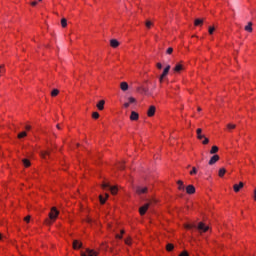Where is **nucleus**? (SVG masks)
Wrapping results in <instances>:
<instances>
[{
	"instance_id": "obj_16",
	"label": "nucleus",
	"mask_w": 256,
	"mask_h": 256,
	"mask_svg": "<svg viewBox=\"0 0 256 256\" xmlns=\"http://www.w3.org/2000/svg\"><path fill=\"white\" fill-rule=\"evenodd\" d=\"M110 45L114 49H117V47H119V42L117 41V39H112V40H110Z\"/></svg>"
},
{
	"instance_id": "obj_1",
	"label": "nucleus",
	"mask_w": 256,
	"mask_h": 256,
	"mask_svg": "<svg viewBox=\"0 0 256 256\" xmlns=\"http://www.w3.org/2000/svg\"><path fill=\"white\" fill-rule=\"evenodd\" d=\"M185 229H198L200 233H207V231H209V226H205V223L200 222L198 227L195 224H186Z\"/></svg>"
},
{
	"instance_id": "obj_40",
	"label": "nucleus",
	"mask_w": 256,
	"mask_h": 256,
	"mask_svg": "<svg viewBox=\"0 0 256 256\" xmlns=\"http://www.w3.org/2000/svg\"><path fill=\"white\" fill-rule=\"evenodd\" d=\"M125 243H126V245H131V240L130 239H126Z\"/></svg>"
},
{
	"instance_id": "obj_53",
	"label": "nucleus",
	"mask_w": 256,
	"mask_h": 256,
	"mask_svg": "<svg viewBox=\"0 0 256 256\" xmlns=\"http://www.w3.org/2000/svg\"><path fill=\"white\" fill-rule=\"evenodd\" d=\"M38 1H43V0H38Z\"/></svg>"
},
{
	"instance_id": "obj_18",
	"label": "nucleus",
	"mask_w": 256,
	"mask_h": 256,
	"mask_svg": "<svg viewBox=\"0 0 256 256\" xmlns=\"http://www.w3.org/2000/svg\"><path fill=\"white\" fill-rule=\"evenodd\" d=\"M120 88L122 91H127L129 89V84H127V82H121Z\"/></svg>"
},
{
	"instance_id": "obj_41",
	"label": "nucleus",
	"mask_w": 256,
	"mask_h": 256,
	"mask_svg": "<svg viewBox=\"0 0 256 256\" xmlns=\"http://www.w3.org/2000/svg\"><path fill=\"white\" fill-rule=\"evenodd\" d=\"M32 7H35L37 5V1L31 2Z\"/></svg>"
},
{
	"instance_id": "obj_22",
	"label": "nucleus",
	"mask_w": 256,
	"mask_h": 256,
	"mask_svg": "<svg viewBox=\"0 0 256 256\" xmlns=\"http://www.w3.org/2000/svg\"><path fill=\"white\" fill-rule=\"evenodd\" d=\"M218 151H219V147L212 146V148L210 150V155H215V153H217Z\"/></svg>"
},
{
	"instance_id": "obj_23",
	"label": "nucleus",
	"mask_w": 256,
	"mask_h": 256,
	"mask_svg": "<svg viewBox=\"0 0 256 256\" xmlns=\"http://www.w3.org/2000/svg\"><path fill=\"white\" fill-rule=\"evenodd\" d=\"M49 155H51V151H44V152H41V157L43 159H47V156L49 157Z\"/></svg>"
},
{
	"instance_id": "obj_43",
	"label": "nucleus",
	"mask_w": 256,
	"mask_h": 256,
	"mask_svg": "<svg viewBox=\"0 0 256 256\" xmlns=\"http://www.w3.org/2000/svg\"><path fill=\"white\" fill-rule=\"evenodd\" d=\"M116 239H123V236L117 234V235H116Z\"/></svg>"
},
{
	"instance_id": "obj_51",
	"label": "nucleus",
	"mask_w": 256,
	"mask_h": 256,
	"mask_svg": "<svg viewBox=\"0 0 256 256\" xmlns=\"http://www.w3.org/2000/svg\"><path fill=\"white\" fill-rule=\"evenodd\" d=\"M123 233H125V230H121V235H123Z\"/></svg>"
},
{
	"instance_id": "obj_45",
	"label": "nucleus",
	"mask_w": 256,
	"mask_h": 256,
	"mask_svg": "<svg viewBox=\"0 0 256 256\" xmlns=\"http://www.w3.org/2000/svg\"><path fill=\"white\" fill-rule=\"evenodd\" d=\"M254 200L256 201V189L254 190Z\"/></svg>"
},
{
	"instance_id": "obj_38",
	"label": "nucleus",
	"mask_w": 256,
	"mask_h": 256,
	"mask_svg": "<svg viewBox=\"0 0 256 256\" xmlns=\"http://www.w3.org/2000/svg\"><path fill=\"white\" fill-rule=\"evenodd\" d=\"M157 69H163V65L161 63L156 64Z\"/></svg>"
},
{
	"instance_id": "obj_9",
	"label": "nucleus",
	"mask_w": 256,
	"mask_h": 256,
	"mask_svg": "<svg viewBox=\"0 0 256 256\" xmlns=\"http://www.w3.org/2000/svg\"><path fill=\"white\" fill-rule=\"evenodd\" d=\"M219 155H217V154H215V155H213L211 158H210V160H209V162H208V165H215V163H217V161H219Z\"/></svg>"
},
{
	"instance_id": "obj_44",
	"label": "nucleus",
	"mask_w": 256,
	"mask_h": 256,
	"mask_svg": "<svg viewBox=\"0 0 256 256\" xmlns=\"http://www.w3.org/2000/svg\"><path fill=\"white\" fill-rule=\"evenodd\" d=\"M119 169H125V167L123 166V164L119 165Z\"/></svg>"
},
{
	"instance_id": "obj_7",
	"label": "nucleus",
	"mask_w": 256,
	"mask_h": 256,
	"mask_svg": "<svg viewBox=\"0 0 256 256\" xmlns=\"http://www.w3.org/2000/svg\"><path fill=\"white\" fill-rule=\"evenodd\" d=\"M150 206H151V203H146L142 207H140L139 208L140 215H145Z\"/></svg>"
},
{
	"instance_id": "obj_11",
	"label": "nucleus",
	"mask_w": 256,
	"mask_h": 256,
	"mask_svg": "<svg viewBox=\"0 0 256 256\" xmlns=\"http://www.w3.org/2000/svg\"><path fill=\"white\" fill-rule=\"evenodd\" d=\"M186 193H188V195H193V193H195V186L193 185H188L186 187Z\"/></svg>"
},
{
	"instance_id": "obj_47",
	"label": "nucleus",
	"mask_w": 256,
	"mask_h": 256,
	"mask_svg": "<svg viewBox=\"0 0 256 256\" xmlns=\"http://www.w3.org/2000/svg\"><path fill=\"white\" fill-rule=\"evenodd\" d=\"M57 129H61V126L59 124L56 125Z\"/></svg>"
},
{
	"instance_id": "obj_24",
	"label": "nucleus",
	"mask_w": 256,
	"mask_h": 256,
	"mask_svg": "<svg viewBox=\"0 0 256 256\" xmlns=\"http://www.w3.org/2000/svg\"><path fill=\"white\" fill-rule=\"evenodd\" d=\"M22 163L24 167H31V161H29V159H23Z\"/></svg>"
},
{
	"instance_id": "obj_35",
	"label": "nucleus",
	"mask_w": 256,
	"mask_h": 256,
	"mask_svg": "<svg viewBox=\"0 0 256 256\" xmlns=\"http://www.w3.org/2000/svg\"><path fill=\"white\" fill-rule=\"evenodd\" d=\"M166 53L167 55H171V53H173V48L172 47L168 48Z\"/></svg>"
},
{
	"instance_id": "obj_3",
	"label": "nucleus",
	"mask_w": 256,
	"mask_h": 256,
	"mask_svg": "<svg viewBox=\"0 0 256 256\" xmlns=\"http://www.w3.org/2000/svg\"><path fill=\"white\" fill-rule=\"evenodd\" d=\"M197 133V139H199V141H202V139H204L202 141L203 145H207L209 143V138L205 137V135H203V130L201 128H198L196 130Z\"/></svg>"
},
{
	"instance_id": "obj_8",
	"label": "nucleus",
	"mask_w": 256,
	"mask_h": 256,
	"mask_svg": "<svg viewBox=\"0 0 256 256\" xmlns=\"http://www.w3.org/2000/svg\"><path fill=\"white\" fill-rule=\"evenodd\" d=\"M147 191H148L147 187H141V186L136 187L137 195H143V194L147 193Z\"/></svg>"
},
{
	"instance_id": "obj_6",
	"label": "nucleus",
	"mask_w": 256,
	"mask_h": 256,
	"mask_svg": "<svg viewBox=\"0 0 256 256\" xmlns=\"http://www.w3.org/2000/svg\"><path fill=\"white\" fill-rule=\"evenodd\" d=\"M135 103H137V99H135L133 97H129L128 101L126 103H124V108L129 109L130 105H133Z\"/></svg>"
},
{
	"instance_id": "obj_34",
	"label": "nucleus",
	"mask_w": 256,
	"mask_h": 256,
	"mask_svg": "<svg viewBox=\"0 0 256 256\" xmlns=\"http://www.w3.org/2000/svg\"><path fill=\"white\" fill-rule=\"evenodd\" d=\"M92 117H93V119H99V114H98V112H93V113H92Z\"/></svg>"
},
{
	"instance_id": "obj_48",
	"label": "nucleus",
	"mask_w": 256,
	"mask_h": 256,
	"mask_svg": "<svg viewBox=\"0 0 256 256\" xmlns=\"http://www.w3.org/2000/svg\"><path fill=\"white\" fill-rule=\"evenodd\" d=\"M142 91H144V93H147V89L143 88Z\"/></svg>"
},
{
	"instance_id": "obj_14",
	"label": "nucleus",
	"mask_w": 256,
	"mask_h": 256,
	"mask_svg": "<svg viewBox=\"0 0 256 256\" xmlns=\"http://www.w3.org/2000/svg\"><path fill=\"white\" fill-rule=\"evenodd\" d=\"M83 247V243L79 242L78 240L73 241V249H81Z\"/></svg>"
},
{
	"instance_id": "obj_19",
	"label": "nucleus",
	"mask_w": 256,
	"mask_h": 256,
	"mask_svg": "<svg viewBox=\"0 0 256 256\" xmlns=\"http://www.w3.org/2000/svg\"><path fill=\"white\" fill-rule=\"evenodd\" d=\"M177 184L179 185L178 186L179 191H185V185L183 184V181L178 180Z\"/></svg>"
},
{
	"instance_id": "obj_12",
	"label": "nucleus",
	"mask_w": 256,
	"mask_h": 256,
	"mask_svg": "<svg viewBox=\"0 0 256 256\" xmlns=\"http://www.w3.org/2000/svg\"><path fill=\"white\" fill-rule=\"evenodd\" d=\"M139 119V113L132 111L130 115V121H137Z\"/></svg>"
},
{
	"instance_id": "obj_36",
	"label": "nucleus",
	"mask_w": 256,
	"mask_h": 256,
	"mask_svg": "<svg viewBox=\"0 0 256 256\" xmlns=\"http://www.w3.org/2000/svg\"><path fill=\"white\" fill-rule=\"evenodd\" d=\"M235 127H236L235 124H228L227 125L228 129H235Z\"/></svg>"
},
{
	"instance_id": "obj_37",
	"label": "nucleus",
	"mask_w": 256,
	"mask_h": 256,
	"mask_svg": "<svg viewBox=\"0 0 256 256\" xmlns=\"http://www.w3.org/2000/svg\"><path fill=\"white\" fill-rule=\"evenodd\" d=\"M24 221H25L26 223H29V221H31V216H26V217L24 218Z\"/></svg>"
},
{
	"instance_id": "obj_21",
	"label": "nucleus",
	"mask_w": 256,
	"mask_h": 256,
	"mask_svg": "<svg viewBox=\"0 0 256 256\" xmlns=\"http://www.w3.org/2000/svg\"><path fill=\"white\" fill-rule=\"evenodd\" d=\"M105 198L103 197V195H100L99 196V199H100V203L102 204V205H105V201H107V198L109 197V194H105Z\"/></svg>"
},
{
	"instance_id": "obj_13",
	"label": "nucleus",
	"mask_w": 256,
	"mask_h": 256,
	"mask_svg": "<svg viewBox=\"0 0 256 256\" xmlns=\"http://www.w3.org/2000/svg\"><path fill=\"white\" fill-rule=\"evenodd\" d=\"M155 106H150L148 111H147V115L148 117H153V115H155Z\"/></svg>"
},
{
	"instance_id": "obj_31",
	"label": "nucleus",
	"mask_w": 256,
	"mask_h": 256,
	"mask_svg": "<svg viewBox=\"0 0 256 256\" xmlns=\"http://www.w3.org/2000/svg\"><path fill=\"white\" fill-rule=\"evenodd\" d=\"M61 25H62L63 28L67 27V19L62 18Z\"/></svg>"
},
{
	"instance_id": "obj_5",
	"label": "nucleus",
	"mask_w": 256,
	"mask_h": 256,
	"mask_svg": "<svg viewBox=\"0 0 256 256\" xmlns=\"http://www.w3.org/2000/svg\"><path fill=\"white\" fill-rule=\"evenodd\" d=\"M169 71H171V65H167L165 67V69L163 70L162 75H160V77H159L160 83H163V78L167 77V75H169Z\"/></svg>"
},
{
	"instance_id": "obj_27",
	"label": "nucleus",
	"mask_w": 256,
	"mask_h": 256,
	"mask_svg": "<svg viewBox=\"0 0 256 256\" xmlns=\"http://www.w3.org/2000/svg\"><path fill=\"white\" fill-rule=\"evenodd\" d=\"M24 137H27V132L23 131L18 134V139H23Z\"/></svg>"
},
{
	"instance_id": "obj_33",
	"label": "nucleus",
	"mask_w": 256,
	"mask_h": 256,
	"mask_svg": "<svg viewBox=\"0 0 256 256\" xmlns=\"http://www.w3.org/2000/svg\"><path fill=\"white\" fill-rule=\"evenodd\" d=\"M190 175H197V168L193 167L192 171H190Z\"/></svg>"
},
{
	"instance_id": "obj_26",
	"label": "nucleus",
	"mask_w": 256,
	"mask_h": 256,
	"mask_svg": "<svg viewBox=\"0 0 256 256\" xmlns=\"http://www.w3.org/2000/svg\"><path fill=\"white\" fill-rule=\"evenodd\" d=\"M59 95V89H53L51 92V97H57Z\"/></svg>"
},
{
	"instance_id": "obj_46",
	"label": "nucleus",
	"mask_w": 256,
	"mask_h": 256,
	"mask_svg": "<svg viewBox=\"0 0 256 256\" xmlns=\"http://www.w3.org/2000/svg\"><path fill=\"white\" fill-rule=\"evenodd\" d=\"M3 72V66H0V73Z\"/></svg>"
},
{
	"instance_id": "obj_39",
	"label": "nucleus",
	"mask_w": 256,
	"mask_h": 256,
	"mask_svg": "<svg viewBox=\"0 0 256 256\" xmlns=\"http://www.w3.org/2000/svg\"><path fill=\"white\" fill-rule=\"evenodd\" d=\"M179 256H189V253H187V251H184Z\"/></svg>"
},
{
	"instance_id": "obj_49",
	"label": "nucleus",
	"mask_w": 256,
	"mask_h": 256,
	"mask_svg": "<svg viewBox=\"0 0 256 256\" xmlns=\"http://www.w3.org/2000/svg\"><path fill=\"white\" fill-rule=\"evenodd\" d=\"M87 221H88V223H91L92 220H91V218H88Z\"/></svg>"
},
{
	"instance_id": "obj_30",
	"label": "nucleus",
	"mask_w": 256,
	"mask_h": 256,
	"mask_svg": "<svg viewBox=\"0 0 256 256\" xmlns=\"http://www.w3.org/2000/svg\"><path fill=\"white\" fill-rule=\"evenodd\" d=\"M225 173H226L225 168H221V169L219 170V177H223V176L225 175Z\"/></svg>"
},
{
	"instance_id": "obj_32",
	"label": "nucleus",
	"mask_w": 256,
	"mask_h": 256,
	"mask_svg": "<svg viewBox=\"0 0 256 256\" xmlns=\"http://www.w3.org/2000/svg\"><path fill=\"white\" fill-rule=\"evenodd\" d=\"M145 25H146L147 29H151V26L153 25V22L148 20V21H146Z\"/></svg>"
},
{
	"instance_id": "obj_25",
	"label": "nucleus",
	"mask_w": 256,
	"mask_h": 256,
	"mask_svg": "<svg viewBox=\"0 0 256 256\" xmlns=\"http://www.w3.org/2000/svg\"><path fill=\"white\" fill-rule=\"evenodd\" d=\"M195 27H199V25H203V19H196L194 21Z\"/></svg>"
},
{
	"instance_id": "obj_17",
	"label": "nucleus",
	"mask_w": 256,
	"mask_h": 256,
	"mask_svg": "<svg viewBox=\"0 0 256 256\" xmlns=\"http://www.w3.org/2000/svg\"><path fill=\"white\" fill-rule=\"evenodd\" d=\"M174 72L175 73H180V71H183V65L182 64H176V66L174 67Z\"/></svg>"
},
{
	"instance_id": "obj_52",
	"label": "nucleus",
	"mask_w": 256,
	"mask_h": 256,
	"mask_svg": "<svg viewBox=\"0 0 256 256\" xmlns=\"http://www.w3.org/2000/svg\"><path fill=\"white\" fill-rule=\"evenodd\" d=\"M198 111H201V107H198Z\"/></svg>"
},
{
	"instance_id": "obj_4",
	"label": "nucleus",
	"mask_w": 256,
	"mask_h": 256,
	"mask_svg": "<svg viewBox=\"0 0 256 256\" xmlns=\"http://www.w3.org/2000/svg\"><path fill=\"white\" fill-rule=\"evenodd\" d=\"M102 189H104L105 191H110L112 195H117V191H119V189H117V186H110L109 183L105 182L102 184Z\"/></svg>"
},
{
	"instance_id": "obj_20",
	"label": "nucleus",
	"mask_w": 256,
	"mask_h": 256,
	"mask_svg": "<svg viewBox=\"0 0 256 256\" xmlns=\"http://www.w3.org/2000/svg\"><path fill=\"white\" fill-rule=\"evenodd\" d=\"M245 31L251 33L253 31V23L249 22L247 26H245Z\"/></svg>"
},
{
	"instance_id": "obj_2",
	"label": "nucleus",
	"mask_w": 256,
	"mask_h": 256,
	"mask_svg": "<svg viewBox=\"0 0 256 256\" xmlns=\"http://www.w3.org/2000/svg\"><path fill=\"white\" fill-rule=\"evenodd\" d=\"M57 217H59V212L57 211V208L53 207L49 213V219L46 220V225H51Z\"/></svg>"
},
{
	"instance_id": "obj_29",
	"label": "nucleus",
	"mask_w": 256,
	"mask_h": 256,
	"mask_svg": "<svg viewBox=\"0 0 256 256\" xmlns=\"http://www.w3.org/2000/svg\"><path fill=\"white\" fill-rule=\"evenodd\" d=\"M173 249H175V246H173V244H167L166 246L167 251H173Z\"/></svg>"
},
{
	"instance_id": "obj_28",
	"label": "nucleus",
	"mask_w": 256,
	"mask_h": 256,
	"mask_svg": "<svg viewBox=\"0 0 256 256\" xmlns=\"http://www.w3.org/2000/svg\"><path fill=\"white\" fill-rule=\"evenodd\" d=\"M208 33H209V35H213V33H215V27L214 26H210L208 28Z\"/></svg>"
},
{
	"instance_id": "obj_15",
	"label": "nucleus",
	"mask_w": 256,
	"mask_h": 256,
	"mask_svg": "<svg viewBox=\"0 0 256 256\" xmlns=\"http://www.w3.org/2000/svg\"><path fill=\"white\" fill-rule=\"evenodd\" d=\"M97 109H99V111H103V109H105V100H100L98 102Z\"/></svg>"
},
{
	"instance_id": "obj_10",
	"label": "nucleus",
	"mask_w": 256,
	"mask_h": 256,
	"mask_svg": "<svg viewBox=\"0 0 256 256\" xmlns=\"http://www.w3.org/2000/svg\"><path fill=\"white\" fill-rule=\"evenodd\" d=\"M243 187H244L243 182H240L239 184H234L233 189L235 193H239L241 189H243Z\"/></svg>"
},
{
	"instance_id": "obj_42",
	"label": "nucleus",
	"mask_w": 256,
	"mask_h": 256,
	"mask_svg": "<svg viewBox=\"0 0 256 256\" xmlns=\"http://www.w3.org/2000/svg\"><path fill=\"white\" fill-rule=\"evenodd\" d=\"M25 129H26V131H31V126L27 125V126L25 127Z\"/></svg>"
},
{
	"instance_id": "obj_50",
	"label": "nucleus",
	"mask_w": 256,
	"mask_h": 256,
	"mask_svg": "<svg viewBox=\"0 0 256 256\" xmlns=\"http://www.w3.org/2000/svg\"><path fill=\"white\" fill-rule=\"evenodd\" d=\"M3 239V235L0 233V241Z\"/></svg>"
}]
</instances>
